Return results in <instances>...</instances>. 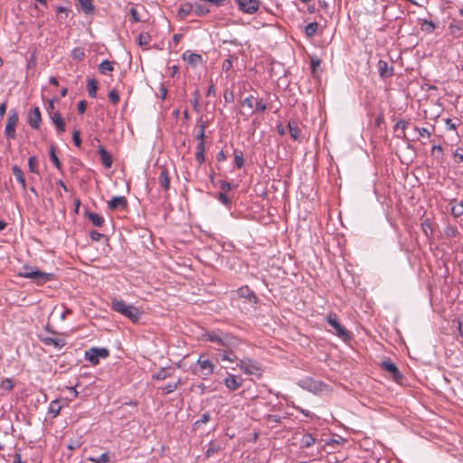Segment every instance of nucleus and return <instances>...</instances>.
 <instances>
[{
	"label": "nucleus",
	"mask_w": 463,
	"mask_h": 463,
	"mask_svg": "<svg viewBox=\"0 0 463 463\" xmlns=\"http://www.w3.org/2000/svg\"><path fill=\"white\" fill-rule=\"evenodd\" d=\"M203 339L216 345V356L221 361L232 363L238 360L236 350L241 345V340L233 335L217 329L205 332Z\"/></svg>",
	"instance_id": "f257e3e1"
},
{
	"label": "nucleus",
	"mask_w": 463,
	"mask_h": 463,
	"mask_svg": "<svg viewBox=\"0 0 463 463\" xmlns=\"http://www.w3.org/2000/svg\"><path fill=\"white\" fill-rule=\"evenodd\" d=\"M111 309L128 317L133 323H137L141 317L142 312L135 306L127 304L121 299H113Z\"/></svg>",
	"instance_id": "f03ea898"
},
{
	"label": "nucleus",
	"mask_w": 463,
	"mask_h": 463,
	"mask_svg": "<svg viewBox=\"0 0 463 463\" xmlns=\"http://www.w3.org/2000/svg\"><path fill=\"white\" fill-rule=\"evenodd\" d=\"M18 275L22 278L30 279L39 285H43L54 279L53 273L43 272L30 266H24Z\"/></svg>",
	"instance_id": "7ed1b4c3"
},
{
	"label": "nucleus",
	"mask_w": 463,
	"mask_h": 463,
	"mask_svg": "<svg viewBox=\"0 0 463 463\" xmlns=\"http://www.w3.org/2000/svg\"><path fill=\"white\" fill-rule=\"evenodd\" d=\"M109 355V351L105 347H91L85 351L84 358L93 365L99 363L100 358H107Z\"/></svg>",
	"instance_id": "20e7f679"
},
{
	"label": "nucleus",
	"mask_w": 463,
	"mask_h": 463,
	"mask_svg": "<svg viewBox=\"0 0 463 463\" xmlns=\"http://www.w3.org/2000/svg\"><path fill=\"white\" fill-rule=\"evenodd\" d=\"M326 321L335 329V334L338 337H340L343 340H347L350 338V334L348 330L339 323L336 314L330 313L326 317Z\"/></svg>",
	"instance_id": "39448f33"
},
{
	"label": "nucleus",
	"mask_w": 463,
	"mask_h": 463,
	"mask_svg": "<svg viewBox=\"0 0 463 463\" xmlns=\"http://www.w3.org/2000/svg\"><path fill=\"white\" fill-rule=\"evenodd\" d=\"M237 367L241 369L245 374H258L260 372V367L258 366L257 363L254 362L252 359L245 357L243 359H239L236 361Z\"/></svg>",
	"instance_id": "423d86ee"
},
{
	"label": "nucleus",
	"mask_w": 463,
	"mask_h": 463,
	"mask_svg": "<svg viewBox=\"0 0 463 463\" xmlns=\"http://www.w3.org/2000/svg\"><path fill=\"white\" fill-rule=\"evenodd\" d=\"M381 368L390 373V377L397 383H401L403 380V375L398 367L390 360H384L381 363Z\"/></svg>",
	"instance_id": "0eeeda50"
},
{
	"label": "nucleus",
	"mask_w": 463,
	"mask_h": 463,
	"mask_svg": "<svg viewBox=\"0 0 463 463\" xmlns=\"http://www.w3.org/2000/svg\"><path fill=\"white\" fill-rule=\"evenodd\" d=\"M241 106L248 107L250 109L254 108V110H251L250 114L255 112H262L267 109V105L262 101V99H255L254 96L250 95L246 97L241 101Z\"/></svg>",
	"instance_id": "6e6552de"
},
{
	"label": "nucleus",
	"mask_w": 463,
	"mask_h": 463,
	"mask_svg": "<svg viewBox=\"0 0 463 463\" xmlns=\"http://www.w3.org/2000/svg\"><path fill=\"white\" fill-rule=\"evenodd\" d=\"M242 383L243 379L241 378V376L234 375L232 373H227V376L223 380L225 387L231 392H234L241 388Z\"/></svg>",
	"instance_id": "1a4fd4ad"
},
{
	"label": "nucleus",
	"mask_w": 463,
	"mask_h": 463,
	"mask_svg": "<svg viewBox=\"0 0 463 463\" xmlns=\"http://www.w3.org/2000/svg\"><path fill=\"white\" fill-rule=\"evenodd\" d=\"M239 9L246 14H254L259 8V0H236Z\"/></svg>",
	"instance_id": "9d476101"
},
{
	"label": "nucleus",
	"mask_w": 463,
	"mask_h": 463,
	"mask_svg": "<svg viewBox=\"0 0 463 463\" xmlns=\"http://www.w3.org/2000/svg\"><path fill=\"white\" fill-rule=\"evenodd\" d=\"M42 122L41 111L38 107H35L30 111L27 118V123L33 129H38Z\"/></svg>",
	"instance_id": "9b49d317"
},
{
	"label": "nucleus",
	"mask_w": 463,
	"mask_h": 463,
	"mask_svg": "<svg viewBox=\"0 0 463 463\" xmlns=\"http://www.w3.org/2000/svg\"><path fill=\"white\" fill-rule=\"evenodd\" d=\"M39 339L45 345H52L57 349H61L65 345L66 341L63 338L46 336L43 335H39Z\"/></svg>",
	"instance_id": "f8f14e48"
},
{
	"label": "nucleus",
	"mask_w": 463,
	"mask_h": 463,
	"mask_svg": "<svg viewBox=\"0 0 463 463\" xmlns=\"http://www.w3.org/2000/svg\"><path fill=\"white\" fill-rule=\"evenodd\" d=\"M197 364L200 366L204 376H209L213 373L214 364L209 359H204L203 355H200Z\"/></svg>",
	"instance_id": "ddd939ff"
},
{
	"label": "nucleus",
	"mask_w": 463,
	"mask_h": 463,
	"mask_svg": "<svg viewBox=\"0 0 463 463\" xmlns=\"http://www.w3.org/2000/svg\"><path fill=\"white\" fill-rule=\"evenodd\" d=\"M110 210L124 209L128 206V200L125 196H114L108 202Z\"/></svg>",
	"instance_id": "4468645a"
},
{
	"label": "nucleus",
	"mask_w": 463,
	"mask_h": 463,
	"mask_svg": "<svg viewBox=\"0 0 463 463\" xmlns=\"http://www.w3.org/2000/svg\"><path fill=\"white\" fill-rule=\"evenodd\" d=\"M160 174L158 175V184L164 190L167 191L170 188V176L168 170L165 166L161 165L159 167Z\"/></svg>",
	"instance_id": "2eb2a0df"
},
{
	"label": "nucleus",
	"mask_w": 463,
	"mask_h": 463,
	"mask_svg": "<svg viewBox=\"0 0 463 463\" xmlns=\"http://www.w3.org/2000/svg\"><path fill=\"white\" fill-rule=\"evenodd\" d=\"M379 76L382 79L392 77L393 74V68L389 67L387 61L380 60L377 63Z\"/></svg>",
	"instance_id": "dca6fc26"
},
{
	"label": "nucleus",
	"mask_w": 463,
	"mask_h": 463,
	"mask_svg": "<svg viewBox=\"0 0 463 463\" xmlns=\"http://www.w3.org/2000/svg\"><path fill=\"white\" fill-rule=\"evenodd\" d=\"M238 296L242 298L248 299L250 303L256 304L258 298L255 293L248 287L244 286L237 290Z\"/></svg>",
	"instance_id": "f3484780"
},
{
	"label": "nucleus",
	"mask_w": 463,
	"mask_h": 463,
	"mask_svg": "<svg viewBox=\"0 0 463 463\" xmlns=\"http://www.w3.org/2000/svg\"><path fill=\"white\" fill-rule=\"evenodd\" d=\"M98 153L99 155L100 161H101L102 165L106 168H110L113 164V159H112L111 155L105 149L104 146H102L100 145L98 146Z\"/></svg>",
	"instance_id": "a211bd4d"
},
{
	"label": "nucleus",
	"mask_w": 463,
	"mask_h": 463,
	"mask_svg": "<svg viewBox=\"0 0 463 463\" xmlns=\"http://www.w3.org/2000/svg\"><path fill=\"white\" fill-rule=\"evenodd\" d=\"M50 118L57 132L63 133L65 131V123L61 114L58 111L53 112L50 114Z\"/></svg>",
	"instance_id": "6ab92c4d"
},
{
	"label": "nucleus",
	"mask_w": 463,
	"mask_h": 463,
	"mask_svg": "<svg viewBox=\"0 0 463 463\" xmlns=\"http://www.w3.org/2000/svg\"><path fill=\"white\" fill-rule=\"evenodd\" d=\"M183 59L189 64L195 66L198 63L203 62V57L201 54L186 51L183 54Z\"/></svg>",
	"instance_id": "aec40b11"
},
{
	"label": "nucleus",
	"mask_w": 463,
	"mask_h": 463,
	"mask_svg": "<svg viewBox=\"0 0 463 463\" xmlns=\"http://www.w3.org/2000/svg\"><path fill=\"white\" fill-rule=\"evenodd\" d=\"M449 204L451 205L450 213L455 218L463 214V201L458 202L456 199H451Z\"/></svg>",
	"instance_id": "412c9836"
},
{
	"label": "nucleus",
	"mask_w": 463,
	"mask_h": 463,
	"mask_svg": "<svg viewBox=\"0 0 463 463\" xmlns=\"http://www.w3.org/2000/svg\"><path fill=\"white\" fill-rule=\"evenodd\" d=\"M288 132H289L290 137L294 140L299 141L300 140L301 130H300L298 123L296 121H294V120H289L288 123Z\"/></svg>",
	"instance_id": "4be33fe9"
},
{
	"label": "nucleus",
	"mask_w": 463,
	"mask_h": 463,
	"mask_svg": "<svg viewBox=\"0 0 463 463\" xmlns=\"http://www.w3.org/2000/svg\"><path fill=\"white\" fill-rule=\"evenodd\" d=\"M174 373V370L171 368H160L155 374H153L152 378L156 381H162L168 377H171Z\"/></svg>",
	"instance_id": "5701e85b"
},
{
	"label": "nucleus",
	"mask_w": 463,
	"mask_h": 463,
	"mask_svg": "<svg viewBox=\"0 0 463 463\" xmlns=\"http://www.w3.org/2000/svg\"><path fill=\"white\" fill-rule=\"evenodd\" d=\"M422 232H424L425 236L427 238H431L433 235V227L432 222L430 218L422 219L420 223Z\"/></svg>",
	"instance_id": "b1692460"
},
{
	"label": "nucleus",
	"mask_w": 463,
	"mask_h": 463,
	"mask_svg": "<svg viewBox=\"0 0 463 463\" xmlns=\"http://www.w3.org/2000/svg\"><path fill=\"white\" fill-rule=\"evenodd\" d=\"M316 442V439L313 437L310 433H306L303 435V437L300 439V448L302 449H307L313 446Z\"/></svg>",
	"instance_id": "393cba45"
},
{
	"label": "nucleus",
	"mask_w": 463,
	"mask_h": 463,
	"mask_svg": "<svg viewBox=\"0 0 463 463\" xmlns=\"http://www.w3.org/2000/svg\"><path fill=\"white\" fill-rule=\"evenodd\" d=\"M88 219L92 222L93 225L97 226V227H101L104 223V219L101 215L96 213H92V212H88L86 213Z\"/></svg>",
	"instance_id": "a878e982"
},
{
	"label": "nucleus",
	"mask_w": 463,
	"mask_h": 463,
	"mask_svg": "<svg viewBox=\"0 0 463 463\" xmlns=\"http://www.w3.org/2000/svg\"><path fill=\"white\" fill-rule=\"evenodd\" d=\"M80 9L86 14H90L94 11L92 0H77Z\"/></svg>",
	"instance_id": "bb28decb"
},
{
	"label": "nucleus",
	"mask_w": 463,
	"mask_h": 463,
	"mask_svg": "<svg viewBox=\"0 0 463 463\" xmlns=\"http://www.w3.org/2000/svg\"><path fill=\"white\" fill-rule=\"evenodd\" d=\"M13 174L15 176V178L18 181V183L21 184L23 189H25L26 188V183H25V179H24V173L20 169V167L17 166V165H14L13 166Z\"/></svg>",
	"instance_id": "cd10ccee"
},
{
	"label": "nucleus",
	"mask_w": 463,
	"mask_h": 463,
	"mask_svg": "<svg viewBox=\"0 0 463 463\" xmlns=\"http://www.w3.org/2000/svg\"><path fill=\"white\" fill-rule=\"evenodd\" d=\"M88 93L90 98H96L98 90V81L95 79H89L87 82Z\"/></svg>",
	"instance_id": "c85d7f7f"
},
{
	"label": "nucleus",
	"mask_w": 463,
	"mask_h": 463,
	"mask_svg": "<svg viewBox=\"0 0 463 463\" xmlns=\"http://www.w3.org/2000/svg\"><path fill=\"white\" fill-rule=\"evenodd\" d=\"M193 9H194L193 4H191V3L184 4L178 10V16L181 19H184L187 15H189L191 13H193Z\"/></svg>",
	"instance_id": "c756f323"
},
{
	"label": "nucleus",
	"mask_w": 463,
	"mask_h": 463,
	"mask_svg": "<svg viewBox=\"0 0 463 463\" xmlns=\"http://www.w3.org/2000/svg\"><path fill=\"white\" fill-rule=\"evenodd\" d=\"M49 156H50V160L52 162V164L55 165V167L59 171H61L62 165H61V163L60 159L58 158V156H57V155L55 153V146H51L50 151H49Z\"/></svg>",
	"instance_id": "7c9ffc66"
},
{
	"label": "nucleus",
	"mask_w": 463,
	"mask_h": 463,
	"mask_svg": "<svg viewBox=\"0 0 463 463\" xmlns=\"http://www.w3.org/2000/svg\"><path fill=\"white\" fill-rule=\"evenodd\" d=\"M61 406L58 400L52 401L49 404L48 413L52 415V417H56L60 414Z\"/></svg>",
	"instance_id": "2f4dec72"
},
{
	"label": "nucleus",
	"mask_w": 463,
	"mask_h": 463,
	"mask_svg": "<svg viewBox=\"0 0 463 463\" xmlns=\"http://www.w3.org/2000/svg\"><path fill=\"white\" fill-rule=\"evenodd\" d=\"M113 62L105 60L99 65V71L101 74L107 75L109 72L113 71Z\"/></svg>",
	"instance_id": "473e14b6"
},
{
	"label": "nucleus",
	"mask_w": 463,
	"mask_h": 463,
	"mask_svg": "<svg viewBox=\"0 0 463 463\" xmlns=\"http://www.w3.org/2000/svg\"><path fill=\"white\" fill-rule=\"evenodd\" d=\"M318 26L319 24L317 22L309 23L308 24H307L305 27L306 36L308 38L313 37L316 34Z\"/></svg>",
	"instance_id": "72a5a7b5"
},
{
	"label": "nucleus",
	"mask_w": 463,
	"mask_h": 463,
	"mask_svg": "<svg viewBox=\"0 0 463 463\" xmlns=\"http://www.w3.org/2000/svg\"><path fill=\"white\" fill-rule=\"evenodd\" d=\"M87 459L93 463H109L110 461L108 452H105L99 457H89Z\"/></svg>",
	"instance_id": "f704fd0d"
},
{
	"label": "nucleus",
	"mask_w": 463,
	"mask_h": 463,
	"mask_svg": "<svg viewBox=\"0 0 463 463\" xmlns=\"http://www.w3.org/2000/svg\"><path fill=\"white\" fill-rule=\"evenodd\" d=\"M193 6H194L193 13L197 16H203L210 12V10L208 8H206L205 6H203L198 3L193 4Z\"/></svg>",
	"instance_id": "c9c22d12"
},
{
	"label": "nucleus",
	"mask_w": 463,
	"mask_h": 463,
	"mask_svg": "<svg viewBox=\"0 0 463 463\" xmlns=\"http://www.w3.org/2000/svg\"><path fill=\"white\" fill-rule=\"evenodd\" d=\"M234 165L238 169H241L244 165L243 153L236 149L234 150Z\"/></svg>",
	"instance_id": "e433bc0d"
},
{
	"label": "nucleus",
	"mask_w": 463,
	"mask_h": 463,
	"mask_svg": "<svg viewBox=\"0 0 463 463\" xmlns=\"http://www.w3.org/2000/svg\"><path fill=\"white\" fill-rule=\"evenodd\" d=\"M15 125L7 124L5 129V135L7 138L15 139L16 132H15Z\"/></svg>",
	"instance_id": "4c0bfd02"
},
{
	"label": "nucleus",
	"mask_w": 463,
	"mask_h": 463,
	"mask_svg": "<svg viewBox=\"0 0 463 463\" xmlns=\"http://www.w3.org/2000/svg\"><path fill=\"white\" fill-rule=\"evenodd\" d=\"M182 384V381L179 378L176 383H168L164 389L163 392L165 394H169L174 392L180 385Z\"/></svg>",
	"instance_id": "58836bf2"
},
{
	"label": "nucleus",
	"mask_w": 463,
	"mask_h": 463,
	"mask_svg": "<svg viewBox=\"0 0 463 463\" xmlns=\"http://www.w3.org/2000/svg\"><path fill=\"white\" fill-rule=\"evenodd\" d=\"M28 166H29V170L31 173H33V174L39 173L37 158L34 156L29 157Z\"/></svg>",
	"instance_id": "ea45409f"
},
{
	"label": "nucleus",
	"mask_w": 463,
	"mask_h": 463,
	"mask_svg": "<svg viewBox=\"0 0 463 463\" xmlns=\"http://www.w3.org/2000/svg\"><path fill=\"white\" fill-rule=\"evenodd\" d=\"M206 127H207V125L204 121H202V120L199 121V127H198L199 129L195 135V138L197 140H199V141L203 140Z\"/></svg>",
	"instance_id": "a19ab883"
},
{
	"label": "nucleus",
	"mask_w": 463,
	"mask_h": 463,
	"mask_svg": "<svg viewBox=\"0 0 463 463\" xmlns=\"http://www.w3.org/2000/svg\"><path fill=\"white\" fill-rule=\"evenodd\" d=\"M435 28L436 25L431 21L424 20L421 24V30L428 33H432L435 30Z\"/></svg>",
	"instance_id": "79ce46f5"
},
{
	"label": "nucleus",
	"mask_w": 463,
	"mask_h": 463,
	"mask_svg": "<svg viewBox=\"0 0 463 463\" xmlns=\"http://www.w3.org/2000/svg\"><path fill=\"white\" fill-rule=\"evenodd\" d=\"M151 41V36L148 33H142L138 35V44L140 46H146Z\"/></svg>",
	"instance_id": "37998d69"
},
{
	"label": "nucleus",
	"mask_w": 463,
	"mask_h": 463,
	"mask_svg": "<svg viewBox=\"0 0 463 463\" xmlns=\"http://www.w3.org/2000/svg\"><path fill=\"white\" fill-rule=\"evenodd\" d=\"M18 120H19V118H18V113L16 112V110H14V109L10 110L6 123L16 126L18 123Z\"/></svg>",
	"instance_id": "c03bdc74"
},
{
	"label": "nucleus",
	"mask_w": 463,
	"mask_h": 463,
	"mask_svg": "<svg viewBox=\"0 0 463 463\" xmlns=\"http://www.w3.org/2000/svg\"><path fill=\"white\" fill-rule=\"evenodd\" d=\"M194 99L191 100V104L193 106V109L195 111H199V101H200V93L199 90H195L194 93Z\"/></svg>",
	"instance_id": "a18cd8bd"
},
{
	"label": "nucleus",
	"mask_w": 463,
	"mask_h": 463,
	"mask_svg": "<svg viewBox=\"0 0 463 463\" xmlns=\"http://www.w3.org/2000/svg\"><path fill=\"white\" fill-rule=\"evenodd\" d=\"M454 161L457 164L463 162V147H458L453 154Z\"/></svg>",
	"instance_id": "49530a36"
},
{
	"label": "nucleus",
	"mask_w": 463,
	"mask_h": 463,
	"mask_svg": "<svg viewBox=\"0 0 463 463\" xmlns=\"http://www.w3.org/2000/svg\"><path fill=\"white\" fill-rule=\"evenodd\" d=\"M218 200L225 206H229L232 203L231 199L226 195V193L220 192L217 195Z\"/></svg>",
	"instance_id": "de8ad7c7"
},
{
	"label": "nucleus",
	"mask_w": 463,
	"mask_h": 463,
	"mask_svg": "<svg viewBox=\"0 0 463 463\" xmlns=\"http://www.w3.org/2000/svg\"><path fill=\"white\" fill-rule=\"evenodd\" d=\"M409 125V121L405 119H400L396 122L393 127L394 131L401 129L402 131H405L406 128Z\"/></svg>",
	"instance_id": "09e8293b"
},
{
	"label": "nucleus",
	"mask_w": 463,
	"mask_h": 463,
	"mask_svg": "<svg viewBox=\"0 0 463 463\" xmlns=\"http://www.w3.org/2000/svg\"><path fill=\"white\" fill-rule=\"evenodd\" d=\"M109 99L113 104H118L119 101V95L116 90H111L109 91Z\"/></svg>",
	"instance_id": "8fccbe9b"
},
{
	"label": "nucleus",
	"mask_w": 463,
	"mask_h": 463,
	"mask_svg": "<svg viewBox=\"0 0 463 463\" xmlns=\"http://www.w3.org/2000/svg\"><path fill=\"white\" fill-rule=\"evenodd\" d=\"M85 56L84 51L82 48H75L72 51V57L76 60H82Z\"/></svg>",
	"instance_id": "3c124183"
},
{
	"label": "nucleus",
	"mask_w": 463,
	"mask_h": 463,
	"mask_svg": "<svg viewBox=\"0 0 463 463\" xmlns=\"http://www.w3.org/2000/svg\"><path fill=\"white\" fill-rule=\"evenodd\" d=\"M414 129L419 133L420 137H430L431 136V132L426 128L415 127Z\"/></svg>",
	"instance_id": "603ef678"
},
{
	"label": "nucleus",
	"mask_w": 463,
	"mask_h": 463,
	"mask_svg": "<svg viewBox=\"0 0 463 463\" xmlns=\"http://www.w3.org/2000/svg\"><path fill=\"white\" fill-rule=\"evenodd\" d=\"M232 187H233V185L227 181L220 182V188H221L222 192H223V193L229 192L231 189H232Z\"/></svg>",
	"instance_id": "864d4df0"
},
{
	"label": "nucleus",
	"mask_w": 463,
	"mask_h": 463,
	"mask_svg": "<svg viewBox=\"0 0 463 463\" xmlns=\"http://www.w3.org/2000/svg\"><path fill=\"white\" fill-rule=\"evenodd\" d=\"M72 140H73V143L76 146L80 147V145H81V140H80V131L79 130H74L73 133H72Z\"/></svg>",
	"instance_id": "5fc2aeb1"
},
{
	"label": "nucleus",
	"mask_w": 463,
	"mask_h": 463,
	"mask_svg": "<svg viewBox=\"0 0 463 463\" xmlns=\"http://www.w3.org/2000/svg\"><path fill=\"white\" fill-rule=\"evenodd\" d=\"M104 235L100 232H99L98 231H91L90 232V237L92 241H100V239L103 237Z\"/></svg>",
	"instance_id": "6e6d98bb"
},
{
	"label": "nucleus",
	"mask_w": 463,
	"mask_h": 463,
	"mask_svg": "<svg viewBox=\"0 0 463 463\" xmlns=\"http://www.w3.org/2000/svg\"><path fill=\"white\" fill-rule=\"evenodd\" d=\"M81 445V442L79 439L71 440L68 444V449L70 450H75L79 449Z\"/></svg>",
	"instance_id": "4d7b16f0"
},
{
	"label": "nucleus",
	"mask_w": 463,
	"mask_h": 463,
	"mask_svg": "<svg viewBox=\"0 0 463 463\" xmlns=\"http://www.w3.org/2000/svg\"><path fill=\"white\" fill-rule=\"evenodd\" d=\"M232 67V61L230 58L225 59L222 62V69L224 71H229Z\"/></svg>",
	"instance_id": "13d9d810"
},
{
	"label": "nucleus",
	"mask_w": 463,
	"mask_h": 463,
	"mask_svg": "<svg viewBox=\"0 0 463 463\" xmlns=\"http://www.w3.org/2000/svg\"><path fill=\"white\" fill-rule=\"evenodd\" d=\"M129 13L133 22L137 23L140 21L138 12L135 7H131Z\"/></svg>",
	"instance_id": "bf43d9fd"
},
{
	"label": "nucleus",
	"mask_w": 463,
	"mask_h": 463,
	"mask_svg": "<svg viewBox=\"0 0 463 463\" xmlns=\"http://www.w3.org/2000/svg\"><path fill=\"white\" fill-rule=\"evenodd\" d=\"M223 98H224V100L225 102H233L234 100V94L232 91H230L228 90H226L224 91V95H223Z\"/></svg>",
	"instance_id": "052dcab7"
},
{
	"label": "nucleus",
	"mask_w": 463,
	"mask_h": 463,
	"mask_svg": "<svg viewBox=\"0 0 463 463\" xmlns=\"http://www.w3.org/2000/svg\"><path fill=\"white\" fill-rule=\"evenodd\" d=\"M321 64V61L318 58H312L311 59V70L313 72L316 71L317 68L319 67Z\"/></svg>",
	"instance_id": "680f3d73"
},
{
	"label": "nucleus",
	"mask_w": 463,
	"mask_h": 463,
	"mask_svg": "<svg viewBox=\"0 0 463 463\" xmlns=\"http://www.w3.org/2000/svg\"><path fill=\"white\" fill-rule=\"evenodd\" d=\"M446 127L449 130H455L458 127V124L455 123L451 118H447L446 121Z\"/></svg>",
	"instance_id": "e2e57ef3"
},
{
	"label": "nucleus",
	"mask_w": 463,
	"mask_h": 463,
	"mask_svg": "<svg viewBox=\"0 0 463 463\" xmlns=\"http://www.w3.org/2000/svg\"><path fill=\"white\" fill-rule=\"evenodd\" d=\"M431 152H432L433 155H435L437 153L438 156H442L443 155V148L439 145H435V146H432Z\"/></svg>",
	"instance_id": "0e129e2a"
},
{
	"label": "nucleus",
	"mask_w": 463,
	"mask_h": 463,
	"mask_svg": "<svg viewBox=\"0 0 463 463\" xmlns=\"http://www.w3.org/2000/svg\"><path fill=\"white\" fill-rule=\"evenodd\" d=\"M87 109V102L85 100H80L78 103V111L80 114H83Z\"/></svg>",
	"instance_id": "69168bd1"
},
{
	"label": "nucleus",
	"mask_w": 463,
	"mask_h": 463,
	"mask_svg": "<svg viewBox=\"0 0 463 463\" xmlns=\"http://www.w3.org/2000/svg\"><path fill=\"white\" fill-rule=\"evenodd\" d=\"M267 419H268V421H269V422L279 423L281 421V417L279 415L269 414V415H268Z\"/></svg>",
	"instance_id": "338daca9"
},
{
	"label": "nucleus",
	"mask_w": 463,
	"mask_h": 463,
	"mask_svg": "<svg viewBox=\"0 0 463 463\" xmlns=\"http://www.w3.org/2000/svg\"><path fill=\"white\" fill-rule=\"evenodd\" d=\"M195 160L198 162L199 165H202L205 160L204 153L196 152L195 153Z\"/></svg>",
	"instance_id": "774afa93"
}]
</instances>
